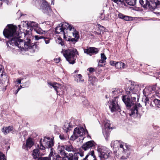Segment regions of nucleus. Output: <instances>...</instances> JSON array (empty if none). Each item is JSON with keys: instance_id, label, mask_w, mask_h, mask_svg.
Returning <instances> with one entry per match:
<instances>
[{"instance_id": "obj_50", "label": "nucleus", "mask_w": 160, "mask_h": 160, "mask_svg": "<svg viewBox=\"0 0 160 160\" xmlns=\"http://www.w3.org/2000/svg\"><path fill=\"white\" fill-rule=\"evenodd\" d=\"M117 62H115L114 61H111L110 63L112 65H115V64Z\"/></svg>"}, {"instance_id": "obj_3", "label": "nucleus", "mask_w": 160, "mask_h": 160, "mask_svg": "<svg viewBox=\"0 0 160 160\" xmlns=\"http://www.w3.org/2000/svg\"><path fill=\"white\" fill-rule=\"evenodd\" d=\"M61 52L70 64H73L75 63L76 55L78 53L76 49L72 48L65 50H62Z\"/></svg>"}, {"instance_id": "obj_20", "label": "nucleus", "mask_w": 160, "mask_h": 160, "mask_svg": "<svg viewBox=\"0 0 160 160\" xmlns=\"http://www.w3.org/2000/svg\"><path fill=\"white\" fill-rule=\"evenodd\" d=\"M65 147L64 146L59 147L58 148V154L60 155V157L62 159V160H64L65 157L67 155L65 151Z\"/></svg>"}, {"instance_id": "obj_45", "label": "nucleus", "mask_w": 160, "mask_h": 160, "mask_svg": "<svg viewBox=\"0 0 160 160\" xmlns=\"http://www.w3.org/2000/svg\"><path fill=\"white\" fill-rule=\"evenodd\" d=\"M130 17L127 16H124L123 19L125 20V21H129L130 20Z\"/></svg>"}, {"instance_id": "obj_8", "label": "nucleus", "mask_w": 160, "mask_h": 160, "mask_svg": "<svg viewBox=\"0 0 160 160\" xmlns=\"http://www.w3.org/2000/svg\"><path fill=\"white\" fill-rule=\"evenodd\" d=\"M143 92L147 94V95L150 93H154L153 96L156 95L157 97L160 96V88L157 87L156 85L146 88L144 90ZM155 97L156 98L155 96Z\"/></svg>"}, {"instance_id": "obj_26", "label": "nucleus", "mask_w": 160, "mask_h": 160, "mask_svg": "<svg viewBox=\"0 0 160 160\" xmlns=\"http://www.w3.org/2000/svg\"><path fill=\"white\" fill-rule=\"evenodd\" d=\"M48 84L52 86L56 91L57 95H58V89L59 88H60L61 85L59 83L56 82H54L53 83L48 82Z\"/></svg>"}, {"instance_id": "obj_2", "label": "nucleus", "mask_w": 160, "mask_h": 160, "mask_svg": "<svg viewBox=\"0 0 160 160\" xmlns=\"http://www.w3.org/2000/svg\"><path fill=\"white\" fill-rule=\"evenodd\" d=\"M138 86L131 84L126 91V93L130 96L122 95V99L127 107L130 108L136 101V98H138L137 93L138 92Z\"/></svg>"}, {"instance_id": "obj_56", "label": "nucleus", "mask_w": 160, "mask_h": 160, "mask_svg": "<svg viewBox=\"0 0 160 160\" xmlns=\"http://www.w3.org/2000/svg\"><path fill=\"white\" fill-rule=\"evenodd\" d=\"M4 72H0V80L1 79V77L4 73Z\"/></svg>"}, {"instance_id": "obj_43", "label": "nucleus", "mask_w": 160, "mask_h": 160, "mask_svg": "<svg viewBox=\"0 0 160 160\" xmlns=\"http://www.w3.org/2000/svg\"><path fill=\"white\" fill-rule=\"evenodd\" d=\"M35 39L36 40H38L40 39H42L43 38V37L41 36L35 35L34 36Z\"/></svg>"}, {"instance_id": "obj_4", "label": "nucleus", "mask_w": 160, "mask_h": 160, "mask_svg": "<svg viewBox=\"0 0 160 160\" xmlns=\"http://www.w3.org/2000/svg\"><path fill=\"white\" fill-rule=\"evenodd\" d=\"M140 3L144 8L153 10L160 5L159 0H139Z\"/></svg>"}, {"instance_id": "obj_63", "label": "nucleus", "mask_w": 160, "mask_h": 160, "mask_svg": "<svg viewBox=\"0 0 160 160\" xmlns=\"http://www.w3.org/2000/svg\"><path fill=\"white\" fill-rule=\"evenodd\" d=\"M18 27H20V25H18Z\"/></svg>"}, {"instance_id": "obj_15", "label": "nucleus", "mask_w": 160, "mask_h": 160, "mask_svg": "<svg viewBox=\"0 0 160 160\" xmlns=\"http://www.w3.org/2000/svg\"><path fill=\"white\" fill-rule=\"evenodd\" d=\"M74 153L73 154L72 153H69L68 155H67L65 157L64 160H78L79 155H80L81 157L83 156L82 154L79 152Z\"/></svg>"}, {"instance_id": "obj_42", "label": "nucleus", "mask_w": 160, "mask_h": 160, "mask_svg": "<svg viewBox=\"0 0 160 160\" xmlns=\"http://www.w3.org/2000/svg\"><path fill=\"white\" fill-rule=\"evenodd\" d=\"M59 137L61 140L63 141L67 139V137L65 136L63 134H60Z\"/></svg>"}, {"instance_id": "obj_5", "label": "nucleus", "mask_w": 160, "mask_h": 160, "mask_svg": "<svg viewBox=\"0 0 160 160\" xmlns=\"http://www.w3.org/2000/svg\"><path fill=\"white\" fill-rule=\"evenodd\" d=\"M86 132L87 133H88L87 130H85L83 127H77L74 129L73 134L71 137L70 139L71 140L74 141L79 137L84 136Z\"/></svg>"}, {"instance_id": "obj_44", "label": "nucleus", "mask_w": 160, "mask_h": 160, "mask_svg": "<svg viewBox=\"0 0 160 160\" xmlns=\"http://www.w3.org/2000/svg\"><path fill=\"white\" fill-rule=\"evenodd\" d=\"M1 81H2L4 82H7V83H8V77L5 78H2V79H1Z\"/></svg>"}, {"instance_id": "obj_10", "label": "nucleus", "mask_w": 160, "mask_h": 160, "mask_svg": "<svg viewBox=\"0 0 160 160\" xmlns=\"http://www.w3.org/2000/svg\"><path fill=\"white\" fill-rule=\"evenodd\" d=\"M142 109V108L140 104L137 103L131 109L130 116L135 115L137 116L138 114H142L144 112Z\"/></svg>"}, {"instance_id": "obj_37", "label": "nucleus", "mask_w": 160, "mask_h": 160, "mask_svg": "<svg viewBox=\"0 0 160 160\" xmlns=\"http://www.w3.org/2000/svg\"><path fill=\"white\" fill-rule=\"evenodd\" d=\"M153 102L155 106L160 108V100L157 99H155L153 100Z\"/></svg>"}, {"instance_id": "obj_18", "label": "nucleus", "mask_w": 160, "mask_h": 160, "mask_svg": "<svg viewBox=\"0 0 160 160\" xmlns=\"http://www.w3.org/2000/svg\"><path fill=\"white\" fill-rule=\"evenodd\" d=\"M95 144V143L93 141H90L84 143L82 146V148L85 150H86L94 146Z\"/></svg>"}, {"instance_id": "obj_60", "label": "nucleus", "mask_w": 160, "mask_h": 160, "mask_svg": "<svg viewBox=\"0 0 160 160\" xmlns=\"http://www.w3.org/2000/svg\"><path fill=\"white\" fill-rule=\"evenodd\" d=\"M54 2L52 1V3H51V4H54Z\"/></svg>"}, {"instance_id": "obj_29", "label": "nucleus", "mask_w": 160, "mask_h": 160, "mask_svg": "<svg viewBox=\"0 0 160 160\" xmlns=\"http://www.w3.org/2000/svg\"><path fill=\"white\" fill-rule=\"evenodd\" d=\"M144 103L145 105L148 109L154 107L151 102L149 101L148 98H146Z\"/></svg>"}, {"instance_id": "obj_57", "label": "nucleus", "mask_w": 160, "mask_h": 160, "mask_svg": "<svg viewBox=\"0 0 160 160\" xmlns=\"http://www.w3.org/2000/svg\"><path fill=\"white\" fill-rule=\"evenodd\" d=\"M115 2H118L119 0H112Z\"/></svg>"}, {"instance_id": "obj_48", "label": "nucleus", "mask_w": 160, "mask_h": 160, "mask_svg": "<svg viewBox=\"0 0 160 160\" xmlns=\"http://www.w3.org/2000/svg\"><path fill=\"white\" fill-rule=\"evenodd\" d=\"M88 70L90 72H94L95 71L94 69V68H89Z\"/></svg>"}, {"instance_id": "obj_11", "label": "nucleus", "mask_w": 160, "mask_h": 160, "mask_svg": "<svg viewBox=\"0 0 160 160\" xmlns=\"http://www.w3.org/2000/svg\"><path fill=\"white\" fill-rule=\"evenodd\" d=\"M110 123L109 121L107 120L104 123V129L103 130V133L104 137L106 140H108V137L109 135V130L110 128H112L110 127Z\"/></svg>"}, {"instance_id": "obj_12", "label": "nucleus", "mask_w": 160, "mask_h": 160, "mask_svg": "<svg viewBox=\"0 0 160 160\" xmlns=\"http://www.w3.org/2000/svg\"><path fill=\"white\" fill-rule=\"evenodd\" d=\"M111 146L112 147L115 148H118L119 147L122 150L123 148H125L128 147L126 143L118 140L112 141L111 143Z\"/></svg>"}, {"instance_id": "obj_24", "label": "nucleus", "mask_w": 160, "mask_h": 160, "mask_svg": "<svg viewBox=\"0 0 160 160\" xmlns=\"http://www.w3.org/2000/svg\"><path fill=\"white\" fill-rule=\"evenodd\" d=\"M94 154L93 150L91 151L86 156L85 158L82 160H96V158Z\"/></svg>"}, {"instance_id": "obj_9", "label": "nucleus", "mask_w": 160, "mask_h": 160, "mask_svg": "<svg viewBox=\"0 0 160 160\" xmlns=\"http://www.w3.org/2000/svg\"><path fill=\"white\" fill-rule=\"evenodd\" d=\"M118 96L114 97L110 102L109 108L112 112L120 111V109L118 103Z\"/></svg>"}, {"instance_id": "obj_6", "label": "nucleus", "mask_w": 160, "mask_h": 160, "mask_svg": "<svg viewBox=\"0 0 160 160\" xmlns=\"http://www.w3.org/2000/svg\"><path fill=\"white\" fill-rule=\"evenodd\" d=\"M40 143V148L42 150H44L47 148H51L54 145L52 139L49 137H44L43 138L41 139Z\"/></svg>"}, {"instance_id": "obj_62", "label": "nucleus", "mask_w": 160, "mask_h": 160, "mask_svg": "<svg viewBox=\"0 0 160 160\" xmlns=\"http://www.w3.org/2000/svg\"><path fill=\"white\" fill-rule=\"evenodd\" d=\"M102 20H105V19H104V18H102Z\"/></svg>"}, {"instance_id": "obj_61", "label": "nucleus", "mask_w": 160, "mask_h": 160, "mask_svg": "<svg viewBox=\"0 0 160 160\" xmlns=\"http://www.w3.org/2000/svg\"><path fill=\"white\" fill-rule=\"evenodd\" d=\"M158 74H159V75L160 74V72H158Z\"/></svg>"}, {"instance_id": "obj_25", "label": "nucleus", "mask_w": 160, "mask_h": 160, "mask_svg": "<svg viewBox=\"0 0 160 160\" xmlns=\"http://www.w3.org/2000/svg\"><path fill=\"white\" fill-rule=\"evenodd\" d=\"M55 32L57 33L62 34L64 38H65V32L60 24H59V26H58L56 28Z\"/></svg>"}, {"instance_id": "obj_64", "label": "nucleus", "mask_w": 160, "mask_h": 160, "mask_svg": "<svg viewBox=\"0 0 160 160\" xmlns=\"http://www.w3.org/2000/svg\"><path fill=\"white\" fill-rule=\"evenodd\" d=\"M102 16H104V15H103V14H102Z\"/></svg>"}, {"instance_id": "obj_58", "label": "nucleus", "mask_w": 160, "mask_h": 160, "mask_svg": "<svg viewBox=\"0 0 160 160\" xmlns=\"http://www.w3.org/2000/svg\"><path fill=\"white\" fill-rule=\"evenodd\" d=\"M20 88H24V86H23V85H20Z\"/></svg>"}, {"instance_id": "obj_35", "label": "nucleus", "mask_w": 160, "mask_h": 160, "mask_svg": "<svg viewBox=\"0 0 160 160\" xmlns=\"http://www.w3.org/2000/svg\"><path fill=\"white\" fill-rule=\"evenodd\" d=\"M125 64L123 62H117L115 64V67L118 69H122L124 68Z\"/></svg>"}, {"instance_id": "obj_21", "label": "nucleus", "mask_w": 160, "mask_h": 160, "mask_svg": "<svg viewBox=\"0 0 160 160\" xmlns=\"http://www.w3.org/2000/svg\"><path fill=\"white\" fill-rule=\"evenodd\" d=\"M122 151V152L124 153L123 156L121 158V159L125 160L126 159L128 158L130 155V148L128 147L125 148H123Z\"/></svg>"}, {"instance_id": "obj_32", "label": "nucleus", "mask_w": 160, "mask_h": 160, "mask_svg": "<svg viewBox=\"0 0 160 160\" xmlns=\"http://www.w3.org/2000/svg\"><path fill=\"white\" fill-rule=\"evenodd\" d=\"M75 80L78 83H82L84 82V80L81 74H78L76 76Z\"/></svg>"}, {"instance_id": "obj_38", "label": "nucleus", "mask_w": 160, "mask_h": 160, "mask_svg": "<svg viewBox=\"0 0 160 160\" xmlns=\"http://www.w3.org/2000/svg\"><path fill=\"white\" fill-rule=\"evenodd\" d=\"M98 30L99 31L101 32V33H103L105 31V28L103 26H101L100 24H98Z\"/></svg>"}, {"instance_id": "obj_13", "label": "nucleus", "mask_w": 160, "mask_h": 160, "mask_svg": "<svg viewBox=\"0 0 160 160\" xmlns=\"http://www.w3.org/2000/svg\"><path fill=\"white\" fill-rule=\"evenodd\" d=\"M41 9L44 13L50 15L52 13V11L48 2L46 1L43 2L41 6Z\"/></svg>"}, {"instance_id": "obj_39", "label": "nucleus", "mask_w": 160, "mask_h": 160, "mask_svg": "<svg viewBox=\"0 0 160 160\" xmlns=\"http://www.w3.org/2000/svg\"><path fill=\"white\" fill-rule=\"evenodd\" d=\"M57 42L59 44H60L62 46L64 45V42L62 41V39L61 38H58V40Z\"/></svg>"}, {"instance_id": "obj_49", "label": "nucleus", "mask_w": 160, "mask_h": 160, "mask_svg": "<svg viewBox=\"0 0 160 160\" xmlns=\"http://www.w3.org/2000/svg\"><path fill=\"white\" fill-rule=\"evenodd\" d=\"M0 72H4V68L1 65H0Z\"/></svg>"}, {"instance_id": "obj_7", "label": "nucleus", "mask_w": 160, "mask_h": 160, "mask_svg": "<svg viewBox=\"0 0 160 160\" xmlns=\"http://www.w3.org/2000/svg\"><path fill=\"white\" fill-rule=\"evenodd\" d=\"M99 157L101 160H105L110 156L111 151L108 148L104 147L98 146L97 148Z\"/></svg>"}, {"instance_id": "obj_16", "label": "nucleus", "mask_w": 160, "mask_h": 160, "mask_svg": "<svg viewBox=\"0 0 160 160\" xmlns=\"http://www.w3.org/2000/svg\"><path fill=\"white\" fill-rule=\"evenodd\" d=\"M31 26L32 27L35 31L37 33L39 34H42L43 33H45L46 31L43 30L39 27L38 24L34 22H32L31 24Z\"/></svg>"}, {"instance_id": "obj_55", "label": "nucleus", "mask_w": 160, "mask_h": 160, "mask_svg": "<svg viewBox=\"0 0 160 160\" xmlns=\"http://www.w3.org/2000/svg\"><path fill=\"white\" fill-rule=\"evenodd\" d=\"M94 33H95V35H100L101 34V32H95Z\"/></svg>"}, {"instance_id": "obj_23", "label": "nucleus", "mask_w": 160, "mask_h": 160, "mask_svg": "<svg viewBox=\"0 0 160 160\" xmlns=\"http://www.w3.org/2000/svg\"><path fill=\"white\" fill-rule=\"evenodd\" d=\"M49 160H62L60 155L51 152L49 156Z\"/></svg>"}, {"instance_id": "obj_41", "label": "nucleus", "mask_w": 160, "mask_h": 160, "mask_svg": "<svg viewBox=\"0 0 160 160\" xmlns=\"http://www.w3.org/2000/svg\"><path fill=\"white\" fill-rule=\"evenodd\" d=\"M6 160L5 155L2 152L0 153V160Z\"/></svg>"}, {"instance_id": "obj_27", "label": "nucleus", "mask_w": 160, "mask_h": 160, "mask_svg": "<svg viewBox=\"0 0 160 160\" xmlns=\"http://www.w3.org/2000/svg\"><path fill=\"white\" fill-rule=\"evenodd\" d=\"M13 128L12 126L5 127L2 129V131L4 134H7L10 132L12 131Z\"/></svg>"}, {"instance_id": "obj_59", "label": "nucleus", "mask_w": 160, "mask_h": 160, "mask_svg": "<svg viewBox=\"0 0 160 160\" xmlns=\"http://www.w3.org/2000/svg\"><path fill=\"white\" fill-rule=\"evenodd\" d=\"M59 61H60V60H59V59L58 60V62H57V63H58V62Z\"/></svg>"}, {"instance_id": "obj_46", "label": "nucleus", "mask_w": 160, "mask_h": 160, "mask_svg": "<svg viewBox=\"0 0 160 160\" xmlns=\"http://www.w3.org/2000/svg\"><path fill=\"white\" fill-rule=\"evenodd\" d=\"M4 74L1 77V79L0 80H1V79H2V78H5L8 77V76L5 74V72H4Z\"/></svg>"}, {"instance_id": "obj_52", "label": "nucleus", "mask_w": 160, "mask_h": 160, "mask_svg": "<svg viewBox=\"0 0 160 160\" xmlns=\"http://www.w3.org/2000/svg\"><path fill=\"white\" fill-rule=\"evenodd\" d=\"M16 82H17V83H21V80L20 79H17L16 81Z\"/></svg>"}, {"instance_id": "obj_1", "label": "nucleus", "mask_w": 160, "mask_h": 160, "mask_svg": "<svg viewBox=\"0 0 160 160\" xmlns=\"http://www.w3.org/2000/svg\"><path fill=\"white\" fill-rule=\"evenodd\" d=\"M8 28L5 29L3 31L4 36L7 38H12L7 42V48L9 51H13L15 47H17L22 51H27L32 49L34 50L37 48V46L32 43L31 39L27 38L23 40L21 39L20 34L16 31L17 27L12 24L8 25Z\"/></svg>"}, {"instance_id": "obj_14", "label": "nucleus", "mask_w": 160, "mask_h": 160, "mask_svg": "<svg viewBox=\"0 0 160 160\" xmlns=\"http://www.w3.org/2000/svg\"><path fill=\"white\" fill-rule=\"evenodd\" d=\"M72 34L73 36L75 38H72L71 37L67 38L65 36V39L66 40L71 42L73 44H74L76 42H77L78 39L79 38V35L78 32L76 30H74V31H72Z\"/></svg>"}, {"instance_id": "obj_28", "label": "nucleus", "mask_w": 160, "mask_h": 160, "mask_svg": "<svg viewBox=\"0 0 160 160\" xmlns=\"http://www.w3.org/2000/svg\"><path fill=\"white\" fill-rule=\"evenodd\" d=\"M101 59L99 61L98 65L101 67H102L103 65L101 63H103L105 62V60L107 58L106 56L104 53L101 54Z\"/></svg>"}, {"instance_id": "obj_22", "label": "nucleus", "mask_w": 160, "mask_h": 160, "mask_svg": "<svg viewBox=\"0 0 160 160\" xmlns=\"http://www.w3.org/2000/svg\"><path fill=\"white\" fill-rule=\"evenodd\" d=\"M60 24L64 30H69L70 31H73L74 30H76L72 25L67 22H62L60 23Z\"/></svg>"}, {"instance_id": "obj_31", "label": "nucleus", "mask_w": 160, "mask_h": 160, "mask_svg": "<svg viewBox=\"0 0 160 160\" xmlns=\"http://www.w3.org/2000/svg\"><path fill=\"white\" fill-rule=\"evenodd\" d=\"M65 150L68 152H76V148H74L71 144L65 146Z\"/></svg>"}, {"instance_id": "obj_19", "label": "nucleus", "mask_w": 160, "mask_h": 160, "mask_svg": "<svg viewBox=\"0 0 160 160\" xmlns=\"http://www.w3.org/2000/svg\"><path fill=\"white\" fill-rule=\"evenodd\" d=\"M74 126L72 125V122H66L63 126V129L66 133L71 130Z\"/></svg>"}, {"instance_id": "obj_36", "label": "nucleus", "mask_w": 160, "mask_h": 160, "mask_svg": "<svg viewBox=\"0 0 160 160\" xmlns=\"http://www.w3.org/2000/svg\"><path fill=\"white\" fill-rule=\"evenodd\" d=\"M125 1L128 5L132 6H135L137 2V0H125Z\"/></svg>"}, {"instance_id": "obj_30", "label": "nucleus", "mask_w": 160, "mask_h": 160, "mask_svg": "<svg viewBox=\"0 0 160 160\" xmlns=\"http://www.w3.org/2000/svg\"><path fill=\"white\" fill-rule=\"evenodd\" d=\"M34 144V142L31 138H29L26 141V145H25L27 148H30Z\"/></svg>"}, {"instance_id": "obj_54", "label": "nucleus", "mask_w": 160, "mask_h": 160, "mask_svg": "<svg viewBox=\"0 0 160 160\" xmlns=\"http://www.w3.org/2000/svg\"><path fill=\"white\" fill-rule=\"evenodd\" d=\"M54 127L55 130H57L58 129V127L56 125H54Z\"/></svg>"}, {"instance_id": "obj_33", "label": "nucleus", "mask_w": 160, "mask_h": 160, "mask_svg": "<svg viewBox=\"0 0 160 160\" xmlns=\"http://www.w3.org/2000/svg\"><path fill=\"white\" fill-rule=\"evenodd\" d=\"M98 81L97 79L95 77H89L88 82L92 85H95L96 83Z\"/></svg>"}, {"instance_id": "obj_51", "label": "nucleus", "mask_w": 160, "mask_h": 160, "mask_svg": "<svg viewBox=\"0 0 160 160\" xmlns=\"http://www.w3.org/2000/svg\"><path fill=\"white\" fill-rule=\"evenodd\" d=\"M0 1H3V2H5L8 5L9 4V1L8 0H0Z\"/></svg>"}, {"instance_id": "obj_17", "label": "nucleus", "mask_w": 160, "mask_h": 160, "mask_svg": "<svg viewBox=\"0 0 160 160\" xmlns=\"http://www.w3.org/2000/svg\"><path fill=\"white\" fill-rule=\"evenodd\" d=\"M84 53L87 54L91 55L95 54L98 53V50L97 48L94 47H87V49L84 50Z\"/></svg>"}, {"instance_id": "obj_34", "label": "nucleus", "mask_w": 160, "mask_h": 160, "mask_svg": "<svg viewBox=\"0 0 160 160\" xmlns=\"http://www.w3.org/2000/svg\"><path fill=\"white\" fill-rule=\"evenodd\" d=\"M123 90L121 88H115L114 90L112 91V93L113 96H115L118 95H120Z\"/></svg>"}, {"instance_id": "obj_47", "label": "nucleus", "mask_w": 160, "mask_h": 160, "mask_svg": "<svg viewBox=\"0 0 160 160\" xmlns=\"http://www.w3.org/2000/svg\"><path fill=\"white\" fill-rule=\"evenodd\" d=\"M125 15H124L123 14L121 13H120L118 14V17L119 18L123 19V17H124Z\"/></svg>"}, {"instance_id": "obj_53", "label": "nucleus", "mask_w": 160, "mask_h": 160, "mask_svg": "<svg viewBox=\"0 0 160 160\" xmlns=\"http://www.w3.org/2000/svg\"><path fill=\"white\" fill-rule=\"evenodd\" d=\"M20 89H21L20 88H18L17 89V90L16 91V92H15V94H17Z\"/></svg>"}, {"instance_id": "obj_40", "label": "nucleus", "mask_w": 160, "mask_h": 160, "mask_svg": "<svg viewBox=\"0 0 160 160\" xmlns=\"http://www.w3.org/2000/svg\"><path fill=\"white\" fill-rule=\"evenodd\" d=\"M43 38L44 40V41L46 44H48L49 43L50 39L49 38L43 37Z\"/></svg>"}]
</instances>
